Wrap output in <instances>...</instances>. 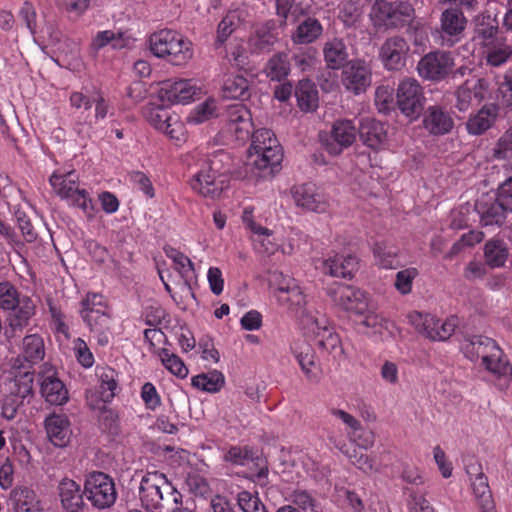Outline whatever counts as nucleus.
Here are the masks:
<instances>
[{
	"mask_svg": "<svg viewBox=\"0 0 512 512\" xmlns=\"http://www.w3.org/2000/svg\"><path fill=\"white\" fill-rule=\"evenodd\" d=\"M461 351L472 362L481 359V365L499 380V386L507 387L511 382L512 365L492 338L483 335L466 336L461 342Z\"/></svg>",
	"mask_w": 512,
	"mask_h": 512,
	"instance_id": "f257e3e1",
	"label": "nucleus"
},
{
	"mask_svg": "<svg viewBox=\"0 0 512 512\" xmlns=\"http://www.w3.org/2000/svg\"><path fill=\"white\" fill-rule=\"evenodd\" d=\"M0 307L8 310L4 336L10 342L21 335L36 315V304L27 295H22L9 281L0 282Z\"/></svg>",
	"mask_w": 512,
	"mask_h": 512,
	"instance_id": "f03ea898",
	"label": "nucleus"
},
{
	"mask_svg": "<svg viewBox=\"0 0 512 512\" xmlns=\"http://www.w3.org/2000/svg\"><path fill=\"white\" fill-rule=\"evenodd\" d=\"M249 158L263 177L273 176L279 171L283 149L272 130L262 128L251 135Z\"/></svg>",
	"mask_w": 512,
	"mask_h": 512,
	"instance_id": "7ed1b4c3",
	"label": "nucleus"
},
{
	"mask_svg": "<svg viewBox=\"0 0 512 512\" xmlns=\"http://www.w3.org/2000/svg\"><path fill=\"white\" fill-rule=\"evenodd\" d=\"M151 52L173 65H184L193 57L192 43L181 33L171 29H161L149 38Z\"/></svg>",
	"mask_w": 512,
	"mask_h": 512,
	"instance_id": "20e7f679",
	"label": "nucleus"
},
{
	"mask_svg": "<svg viewBox=\"0 0 512 512\" xmlns=\"http://www.w3.org/2000/svg\"><path fill=\"white\" fill-rule=\"evenodd\" d=\"M221 162L222 160L218 159V156H214L201 165L189 182L195 193L215 200L228 189L230 179L225 171H220Z\"/></svg>",
	"mask_w": 512,
	"mask_h": 512,
	"instance_id": "39448f33",
	"label": "nucleus"
},
{
	"mask_svg": "<svg viewBox=\"0 0 512 512\" xmlns=\"http://www.w3.org/2000/svg\"><path fill=\"white\" fill-rule=\"evenodd\" d=\"M49 181L57 195L71 200L72 204L81 208L88 218H93L95 210L93 200L85 190L78 188L74 172L66 174L54 172Z\"/></svg>",
	"mask_w": 512,
	"mask_h": 512,
	"instance_id": "423d86ee",
	"label": "nucleus"
},
{
	"mask_svg": "<svg viewBox=\"0 0 512 512\" xmlns=\"http://www.w3.org/2000/svg\"><path fill=\"white\" fill-rule=\"evenodd\" d=\"M375 20L386 28H401L410 24L415 9L408 1L377 0L373 5Z\"/></svg>",
	"mask_w": 512,
	"mask_h": 512,
	"instance_id": "0eeeda50",
	"label": "nucleus"
},
{
	"mask_svg": "<svg viewBox=\"0 0 512 512\" xmlns=\"http://www.w3.org/2000/svg\"><path fill=\"white\" fill-rule=\"evenodd\" d=\"M409 318L416 329L432 341L448 340L459 324L456 316H450L442 322L432 314L413 312Z\"/></svg>",
	"mask_w": 512,
	"mask_h": 512,
	"instance_id": "6e6552de",
	"label": "nucleus"
},
{
	"mask_svg": "<svg viewBox=\"0 0 512 512\" xmlns=\"http://www.w3.org/2000/svg\"><path fill=\"white\" fill-rule=\"evenodd\" d=\"M454 57L451 52L435 50L425 54L417 65L419 75L431 81L445 79L454 67Z\"/></svg>",
	"mask_w": 512,
	"mask_h": 512,
	"instance_id": "1a4fd4ad",
	"label": "nucleus"
},
{
	"mask_svg": "<svg viewBox=\"0 0 512 512\" xmlns=\"http://www.w3.org/2000/svg\"><path fill=\"white\" fill-rule=\"evenodd\" d=\"M40 380V393L45 401L51 405H63L68 399V390L58 378L56 368L45 362L38 372Z\"/></svg>",
	"mask_w": 512,
	"mask_h": 512,
	"instance_id": "9d476101",
	"label": "nucleus"
},
{
	"mask_svg": "<svg viewBox=\"0 0 512 512\" xmlns=\"http://www.w3.org/2000/svg\"><path fill=\"white\" fill-rule=\"evenodd\" d=\"M166 476L159 471H147L142 477L139 488V495L142 507L150 512H161L160 505L163 504L164 483Z\"/></svg>",
	"mask_w": 512,
	"mask_h": 512,
	"instance_id": "9b49d317",
	"label": "nucleus"
},
{
	"mask_svg": "<svg viewBox=\"0 0 512 512\" xmlns=\"http://www.w3.org/2000/svg\"><path fill=\"white\" fill-rule=\"evenodd\" d=\"M397 106L408 117H417L422 109L424 95L421 85L416 79H403L397 88Z\"/></svg>",
	"mask_w": 512,
	"mask_h": 512,
	"instance_id": "f8f14e48",
	"label": "nucleus"
},
{
	"mask_svg": "<svg viewBox=\"0 0 512 512\" xmlns=\"http://www.w3.org/2000/svg\"><path fill=\"white\" fill-rule=\"evenodd\" d=\"M334 303L345 311L364 314L369 308V295L354 286L338 284L330 293Z\"/></svg>",
	"mask_w": 512,
	"mask_h": 512,
	"instance_id": "ddd939ff",
	"label": "nucleus"
},
{
	"mask_svg": "<svg viewBox=\"0 0 512 512\" xmlns=\"http://www.w3.org/2000/svg\"><path fill=\"white\" fill-rule=\"evenodd\" d=\"M291 196L295 205L305 211L325 213L329 208L326 196L311 182L294 185Z\"/></svg>",
	"mask_w": 512,
	"mask_h": 512,
	"instance_id": "4468645a",
	"label": "nucleus"
},
{
	"mask_svg": "<svg viewBox=\"0 0 512 512\" xmlns=\"http://www.w3.org/2000/svg\"><path fill=\"white\" fill-rule=\"evenodd\" d=\"M201 95V88L193 79L167 80L163 82L159 90L161 101L171 104L189 103Z\"/></svg>",
	"mask_w": 512,
	"mask_h": 512,
	"instance_id": "2eb2a0df",
	"label": "nucleus"
},
{
	"mask_svg": "<svg viewBox=\"0 0 512 512\" xmlns=\"http://www.w3.org/2000/svg\"><path fill=\"white\" fill-rule=\"evenodd\" d=\"M224 461L229 462L233 465L246 466L250 462H255L259 466L258 471L255 474L254 481L260 486H266L268 484L269 470L266 465V461L257 455V451L249 446H231L223 457Z\"/></svg>",
	"mask_w": 512,
	"mask_h": 512,
	"instance_id": "dca6fc26",
	"label": "nucleus"
},
{
	"mask_svg": "<svg viewBox=\"0 0 512 512\" xmlns=\"http://www.w3.org/2000/svg\"><path fill=\"white\" fill-rule=\"evenodd\" d=\"M225 127L237 140L245 141L253 128L252 115L244 104L229 105L224 114Z\"/></svg>",
	"mask_w": 512,
	"mask_h": 512,
	"instance_id": "f3484780",
	"label": "nucleus"
},
{
	"mask_svg": "<svg viewBox=\"0 0 512 512\" xmlns=\"http://www.w3.org/2000/svg\"><path fill=\"white\" fill-rule=\"evenodd\" d=\"M489 92V82L484 78L473 77L467 79L456 90V108L459 111H467L473 106H478Z\"/></svg>",
	"mask_w": 512,
	"mask_h": 512,
	"instance_id": "a211bd4d",
	"label": "nucleus"
},
{
	"mask_svg": "<svg viewBox=\"0 0 512 512\" xmlns=\"http://www.w3.org/2000/svg\"><path fill=\"white\" fill-rule=\"evenodd\" d=\"M358 128L351 119H340L334 122L330 137L324 141L330 155H339L356 140Z\"/></svg>",
	"mask_w": 512,
	"mask_h": 512,
	"instance_id": "6ab92c4d",
	"label": "nucleus"
},
{
	"mask_svg": "<svg viewBox=\"0 0 512 512\" xmlns=\"http://www.w3.org/2000/svg\"><path fill=\"white\" fill-rule=\"evenodd\" d=\"M342 82L345 88L358 95L366 91L372 82V72L364 60L350 61L343 70Z\"/></svg>",
	"mask_w": 512,
	"mask_h": 512,
	"instance_id": "aec40b11",
	"label": "nucleus"
},
{
	"mask_svg": "<svg viewBox=\"0 0 512 512\" xmlns=\"http://www.w3.org/2000/svg\"><path fill=\"white\" fill-rule=\"evenodd\" d=\"M475 210L483 226H501L509 212L498 196L482 195L475 203Z\"/></svg>",
	"mask_w": 512,
	"mask_h": 512,
	"instance_id": "412c9836",
	"label": "nucleus"
},
{
	"mask_svg": "<svg viewBox=\"0 0 512 512\" xmlns=\"http://www.w3.org/2000/svg\"><path fill=\"white\" fill-rule=\"evenodd\" d=\"M409 51L406 40L399 36L385 40L380 48V59L388 70H399L405 65V58Z\"/></svg>",
	"mask_w": 512,
	"mask_h": 512,
	"instance_id": "4be33fe9",
	"label": "nucleus"
},
{
	"mask_svg": "<svg viewBox=\"0 0 512 512\" xmlns=\"http://www.w3.org/2000/svg\"><path fill=\"white\" fill-rule=\"evenodd\" d=\"M302 372L311 383H319L322 376V369L316 362L314 349L306 342L295 343L291 347Z\"/></svg>",
	"mask_w": 512,
	"mask_h": 512,
	"instance_id": "5701e85b",
	"label": "nucleus"
},
{
	"mask_svg": "<svg viewBox=\"0 0 512 512\" xmlns=\"http://www.w3.org/2000/svg\"><path fill=\"white\" fill-rule=\"evenodd\" d=\"M440 20L443 40L447 46L451 47L459 41L460 35L465 29L467 19L463 11L457 8H449L442 12Z\"/></svg>",
	"mask_w": 512,
	"mask_h": 512,
	"instance_id": "b1692460",
	"label": "nucleus"
},
{
	"mask_svg": "<svg viewBox=\"0 0 512 512\" xmlns=\"http://www.w3.org/2000/svg\"><path fill=\"white\" fill-rule=\"evenodd\" d=\"M423 126L432 135L441 136L448 134L454 121L450 113L440 106H429L423 115Z\"/></svg>",
	"mask_w": 512,
	"mask_h": 512,
	"instance_id": "393cba45",
	"label": "nucleus"
},
{
	"mask_svg": "<svg viewBox=\"0 0 512 512\" xmlns=\"http://www.w3.org/2000/svg\"><path fill=\"white\" fill-rule=\"evenodd\" d=\"M358 133L363 143L374 150L383 148L387 141L384 124L371 117L361 119Z\"/></svg>",
	"mask_w": 512,
	"mask_h": 512,
	"instance_id": "a878e982",
	"label": "nucleus"
},
{
	"mask_svg": "<svg viewBox=\"0 0 512 512\" xmlns=\"http://www.w3.org/2000/svg\"><path fill=\"white\" fill-rule=\"evenodd\" d=\"M10 503L14 512H43L41 500L36 492L27 486H17L11 490Z\"/></svg>",
	"mask_w": 512,
	"mask_h": 512,
	"instance_id": "bb28decb",
	"label": "nucleus"
},
{
	"mask_svg": "<svg viewBox=\"0 0 512 512\" xmlns=\"http://www.w3.org/2000/svg\"><path fill=\"white\" fill-rule=\"evenodd\" d=\"M44 424L47 435L55 446L63 447L68 443L70 422L67 415L52 413L46 417Z\"/></svg>",
	"mask_w": 512,
	"mask_h": 512,
	"instance_id": "cd10ccee",
	"label": "nucleus"
},
{
	"mask_svg": "<svg viewBox=\"0 0 512 512\" xmlns=\"http://www.w3.org/2000/svg\"><path fill=\"white\" fill-rule=\"evenodd\" d=\"M58 493L61 505L67 512L83 511V493L74 480L62 479L58 485Z\"/></svg>",
	"mask_w": 512,
	"mask_h": 512,
	"instance_id": "c85d7f7f",
	"label": "nucleus"
},
{
	"mask_svg": "<svg viewBox=\"0 0 512 512\" xmlns=\"http://www.w3.org/2000/svg\"><path fill=\"white\" fill-rule=\"evenodd\" d=\"M357 258L351 254H336L323 261V271L332 277L352 278L357 271Z\"/></svg>",
	"mask_w": 512,
	"mask_h": 512,
	"instance_id": "c756f323",
	"label": "nucleus"
},
{
	"mask_svg": "<svg viewBox=\"0 0 512 512\" xmlns=\"http://www.w3.org/2000/svg\"><path fill=\"white\" fill-rule=\"evenodd\" d=\"M163 251L166 257L172 261L173 268L178 272L184 283L190 285V282L196 277L194 264L190 258L170 245L164 246Z\"/></svg>",
	"mask_w": 512,
	"mask_h": 512,
	"instance_id": "7c9ffc66",
	"label": "nucleus"
},
{
	"mask_svg": "<svg viewBox=\"0 0 512 512\" xmlns=\"http://www.w3.org/2000/svg\"><path fill=\"white\" fill-rule=\"evenodd\" d=\"M497 115L494 104L484 105L475 115L470 116L466 123L467 131L473 135H480L488 130Z\"/></svg>",
	"mask_w": 512,
	"mask_h": 512,
	"instance_id": "2f4dec72",
	"label": "nucleus"
},
{
	"mask_svg": "<svg viewBox=\"0 0 512 512\" xmlns=\"http://www.w3.org/2000/svg\"><path fill=\"white\" fill-rule=\"evenodd\" d=\"M323 54L327 67L334 70L342 68L348 59L347 47L339 38L327 41L323 48Z\"/></svg>",
	"mask_w": 512,
	"mask_h": 512,
	"instance_id": "473e14b6",
	"label": "nucleus"
},
{
	"mask_svg": "<svg viewBox=\"0 0 512 512\" xmlns=\"http://www.w3.org/2000/svg\"><path fill=\"white\" fill-rule=\"evenodd\" d=\"M98 429L101 436L105 437L107 442H112L120 434V424L118 413L111 408H98Z\"/></svg>",
	"mask_w": 512,
	"mask_h": 512,
	"instance_id": "72a5a7b5",
	"label": "nucleus"
},
{
	"mask_svg": "<svg viewBox=\"0 0 512 512\" xmlns=\"http://www.w3.org/2000/svg\"><path fill=\"white\" fill-rule=\"evenodd\" d=\"M512 58V46L502 39L493 45L483 49V59L489 67L498 68L504 66Z\"/></svg>",
	"mask_w": 512,
	"mask_h": 512,
	"instance_id": "f704fd0d",
	"label": "nucleus"
},
{
	"mask_svg": "<svg viewBox=\"0 0 512 512\" xmlns=\"http://www.w3.org/2000/svg\"><path fill=\"white\" fill-rule=\"evenodd\" d=\"M21 355L31 365L41 362L45 357V344L39 334H28L22 339Z\"/></svg>",
	"mask_w": 512,
	"mask_h": 512,
	"instance_id": "c9c22d12",
	"label": "nucleus"
},
{
	"mask_svg": "<svg viewBox=\"0 0 512 512\" xmlns=\"http://www.w3.org/2000/svg\"><path fill=\"white\" fill-rule=\"evenodd\" d=\"M277 38L274 24L267 22L256 28L249 42L253 51L260 53L270 51L271 47L277 41Z\"/></svg>",
	"mask_w": 512,
	"mask_h": 512,
	"instance_id": "e433bc0d",
	"label": "nucleus"
},
{
	"mask_svg": "<svg viewBox=\"0 0 512 512\" xmlns=\"http://www.w3.org/2000/svg\"><path fill=\"white\" fill-rule=\"evenodd\" d=\"M295 96L302 111H314L318 107V90L311 80L299 81L295 88Z\"/></svg>",
	"mask_w": 512,
	"mask_h": 512,
	"instance_id": "4c0bfd02",
	"label": "nucleus"
},
{
	"mask_svg": "<svg viewBox=\"0 0 512 512\" xmlns=\"http://www.w3.org/2000/svg\"><path fill=\"white\" fill-rule=\"evenodd\" d=\"M222 93L227 99L246 100L250 97L249 81L243 75H227L223 82Z\"/></svg>",
	"mask_w": 512,
	"mask_h": 512,
	"instance_id": "58836bf2",
	"label": "nucleus"
},
{
	"mask_svg": "<svg viewBox=\"0 0 512 512\" xmlns=\"http://www.w3.org/2000/svg\"><path fill=\"white\" fill-rule=\"evenodd\" d=\"M278 300L286 304L288 309L294 312L303 309L306 304V296L294 280L289 282L287 286H280L278 288Z\"/></svg>",
	"mask_w": 512,
	"mask_h": 512,
	"instance_id": "ea45409f",
	"label": "nucleus"
},
{
	"mask_svg": "<svg viewBox=\"0 0 512 512\" xmlns=\"http://www.w3.org/2000/svg\"><path fill=\"white\" fill-rule=\"evenodd\" d=\"M117 497L118 492L113 478L98 472V510L111 508Z\"/></svg>",
	"mask_w": 512,
	"mask_h": 512,
	"instance_id": "a19ab883",
	"label": "nucleus"
},
{
	"mask_svg": "<svg viewBox=\"0 0 512 512\" xmlns=\"http://www.w3.org/2000/svg\"><path fill=\"white\" fill-rule=\"evenodd\" d=\"M317 345L320 349L338 359L343 355V347L339 335L332 327H323L316 334Z\"/></svg>",
	"mask_w": 512,
	"mask_h": 512,
	"instance_id": "79ce46f5",
	"label": "nucleus"
},
{
	"mask_svg": "<svg viewBox=\"0 0 512 512\" xmlns=\"http://www.w3.org/2000/svg\"><path fill=\"white\" fill-rule=\"evenodd\" d=\"M322 31L321 23L315 18L308 17L298 25L292 39L297 44H309L314 42Z\"/></svg>",
	"mask_w": 512,
	"mask_h": 512,
	"instance_id": "37998d69",
	"label": "nucleus"
},
{
	"mask_svg": "<svg viewBox=\"0 0 512 512\" xmlns=\"http://www.w3.org/2000/svg\"><path fill=\"white\" fill-rule=\"evenodd\" d=\"M254 250L262 255H274L280 248L279 242L274 237L273 231L263 227L250 236Z\"/></svg>",
	"mask_w": 512,
	"mask_h": 512,
	"instance_id": "c03bdc74",
	"label": "nucleus"
},
{
	"mask_svg": "<svg viewBox=\"0 0 512 512\" xmlns=\"http://www.w3.org/2000/svg\"><path fill=\"white\" fill-rule=\"evenodd\" d=\"M145 119L157 130L162 131L173 120L174 115L164 105L149 103L143 110Z\"/></svg>",
	"mask_w": 512,
	"mask_h": 512,
	"instance_id": "a18cd8bd",
	"label": "nucleus"
},
{
	"mask_svg": "<svg viewBox=\"0 0 512 512\" xmlns=\"http://www.w3.org/2000/svg\"><path fill=\"white\" fill-rule=\"evenodd\" d=\"M224 382V375L217 370L196 375L191 379L193 387L209 393H216L220 391Z\"/></svg>",
	"mask_w": 512,
	"mask_h": 512,
	"instance_id": "49530a36",
	"label": "nucleus"
},
{
	"mask_svg": "<svg viewBox=\"0 0 512 512\" xmlns=\"http://www.w3.org/2000/svg\"><path fill=\"white\" fill-rule=\"evenodd\" d=\"M373 254L377 264L385 269H392L398 265V249L387 241L376 242Z\"/></svg>",
	"mask_w": 512,
	"mask_h": 512,
	"instance_id": "de8ad7c7",
	"label": "nucleus"
},
{
	"mask_svg": "<svg viewBox=\"0 0 512 512\" xmlns=\"http://www.w3.org/2000/svg\"><path fill=\"white\" fill-rule=\"evenodd\" d=\"M290 72V62L288 54L278 53L272 56L266 66L265 73L273 81L284 80Z\"/></svg>",
	"mask_w": 512,
	"mask_h": 512,
	"instance_id": "09e8293b",
	"label": "nucleus"
},
{
	"mask_svg": "<svg viewBox=\"0 0 512 512\" xmlns=\"http://www.w3.org/2000/svg\"><path fill=\"white\" fill-rule=\"evenodd\" d=\"M484 257L490 267H502L507 260L508 249L503 241L492 239L485 244Z\"/></svg>",
	"mask_w": 512,
	"mask_h": 512,
	"instance_id": "8fccbe9b",
	"label": "nucleus"
},
{
	"mask_svg": "<svg viewBox=\"0 0 512 512\" xmlns=\"http://www.w3.org/2000/svg\"><path fill=\"white\" fill-rule=\"evenodd\" d=\"M99 379L100 389L98 390V395L103 402H110L115 397L118 388L117 372L113 368L104 367Z\"/></svg>",
	"mask_w": 512,
	"mask_h": 512,
	"instance_id": "3c124183",
	"label": "nucleus"
},
{
	"mask_svg": "<svg viewBox=\"0 0 512 512\" xmlns=\"http://www.w3.org/2000/svg\"><path fill=\"white\" fill-rule=\"evenodd\" d=\"M471 487L480 509L494 507L495 504L487 476L471 479Z\"/></svg>",
	"mask_w": 512,
	"mask_h": 512,
	"instance_id": "603ef678",
	"label": "nucleus"
},
{
	"mask_svg": "<svg viewBox=\"0 0 512 512\" xmlns=\"http://www.w3.org/2000/svg\"><path fill=\"white\" fill-rule=\"evenodd\" d=\"M330 441L334 443V445L339 448L343 453L347 454L351 463L362 470L365 473H372L378 471V465L375 459L367 454L362 452H358L357 450H353L352 454H348L347 451H344L343 448L346 446L345 443H336L333 437H329Z\"/></svg>",
	"mask_w": 512,
	"mask_h": 512,
	"instance_id": "864d4df0",
	"label": "nucleus"
},
{
	"mask_svg": "<svg viewBox=\"0 0 512 512\" xmlns=\"http://www.w3.org/2000/svg\"><path fill=\"white\" fill-rule=\"evenodd\" d=\"M34 382V374L33 372L26 371L23 373H19L15 376L14 379V388L11 391V394L16 398L20 399L22 402L27 399L29 402L31 398L34 396L33 389Z\"/></svg>",
	"mask_w": 512,
	"mask_h": 512,
	"instance_id": "5fc2aeb1",
	"label": "nucleus"
},
{
	"mask_svg": "<svg viewBox=\"0 0 512 512\" xmlns=\"http://www.w3.org/2000/svg\"><path fill=\"white\" fill-rule=\"evenodd\" d=\"M163 504L160 505V511L165 510L166 512H180L183 508V496L174 487V485L166 478L164 487Z\"/></svg>",
	"mask_w": 512,
	"mask_h": 512,
	"instance_id": "6e6d98bb",
	"label": "nucleus"
},
{
	"mask_svg": "<svg viewBox=\"0 0 512 512\" xmlns=\"http://www.w3.org/2000/svg\"><path fill=\"white\" fill-rule=\"evenodd\" d=\"M14 217L24 240L27 243L36 241L38 233L32 223L31 211H26L24 208L18 207L14 211Z\"/></svg>",
	"mask_w": 512,
	"mask_h": 512,
	"instance_id": "4d7b16f0",
	"label": "nucleus"
},
{
	"mask_svg": "<svg viewBox=\"0 0 512 512\" xmlns=\"http://www.w3.org/2000/svg\"><path fill=\"white\" fill-rule=\"evenodd\" d=\"M159 356L163 366L173 375L180 379H184L188 375V368L183 360L176 354L170 353L166 348H162Z\"/></svg>",
	"mask_w": 512,
	"mask_h": 512,
	"instance_id": "13d9d810",
	"label": "nucleus"
},
{
	"mask_svg": "<svg viewBox=\"0 0 512 512\" xmlns=\"http://www.w3.org/2000/svg\"><path fill=\"white\" fill-rule=\"evenodd\" d=\"M348 437L359 448L364 450L372 448L375 443L374 432L367 427H363L361 422L359 423L358 427L352 431H348Z\"/></svg>",
	"mask_w": 512,
	"mask_h": 512,
	"instance_id": "bf43d9fd",
	"label": "nucleus"
},
{
	"mask_svg": "<svg viewBox=\"0 0 512 512\" xmlns=\"http://www.w3.org/2000/svg\"><path fill=\"white\" fill-rule=\"evenodd\" d=\"M418 276V270L414 267L400 270L396 273L394 286L402 295L409 294L412 290L414 279Z\"/></svg>",
	"mask_w": 512,
	"mask_h": 512,
	"instance_id": "052dcab7",
	"label": "nucleus"
},
{
	"mask_svg": "<svg viewBox=\"0 0 512 512\" xmlns=\"http://www.w3.org/2000/svg\"><path fill=\"white\" fill-rule=\"evenodd\" d=\"M237 502L243 512H267L257 494L242 491L237 496Z\"/></svg>",
	"mask_w": 512,
	"mask_h": 512,
	"instance_id": "680f3d73",
	"label": "nucleus"
},
{
	"mask_svg": "<svg viewBox=\"0 0 512 512\" xmlns=\"http://www.w3.org/2000/svg\"><path fill=\"white\" fill-rule=\"evenodd\" d=\"M497 99L502 106H512V68L506 70L498 82Z\"/></svg>",
	"mask_w": 512,
	"mask_h": 512,
	"instance_id": "e2e57ef3",
	"label": "nucleus"
},
{
	"mask_svg": "<svg viewBox=\"0 0 512 512\" xmlns=\"http://www.w3.org/2000/svg\"><path fill=\"white\" fill-rule=\"evenodd\" d=\"M216 112V101L207 99L198 104L191 112L189 119L194 123H203L214 116Z\"/></svg>",
	"mask_w": 512,
	"mask_h": 512,
	"instance_id": "0e129e2a",
	"label": "nucleus"
},
{
	"mask_svg": "<svg viewBox=\"0 0 512 512\" xmlns=\"http://www.w3.org/2000/svg\"><path fill=\"white\" fill-rule=\"evenodd\" d=\"M186 485L189 491L195 496L205 497L210 492L207 480L197 472L188 473L186 477Z\"/></svg>",
	"mask_w": 512,
	"mask_h": 512,
	"instance_id": "69168bd1",
	"label": "nucleus"
},
{
	"mask_svg": "<svg viewBox=\"0 0 512 512\" xmlns=\"http://www.w3.org/2000/svg\"><path fill=\"white\" fill-rule=\"evenodd\" d=\"M476 38L483 49L501 41L503 38L498 37V27L494 25H486L476 30Z\"/></svg>",
	"mask_w": 512,
	"mask_h": 512,
	"instance_id": "338daca9",
	"label": "nucleus"
},
{
	"mask_svg": "<svg viewBox=\"0 0 512 512\" xmlns=\"http://www.w3.org/2000/svg\"><path fill=\"white\" fill-rule=\"evenodd\" d=\"M494 155L497 159L512 158V126L499 138Z\"/></svg>",
	"mask_w": 512,
	"mask_h": 512,
	"instance_id": "774afa93",
	"label": "nucleus"
}]
</instances>
